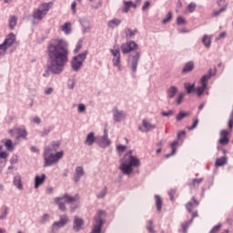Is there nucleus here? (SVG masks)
Wrapping results in <instances>:
<instances>
[{
    "label": "nucleus",
    "mask_w": 233,
    "mask_h": 233,
    "mask_svg": "<svg viewBox=\"0 0 233 233\" xmlns=\"http://www.w3.org/2000/svg\"><path fill=\"white\" fill-rule=\"evenodd\" d=\"M8 157H9L8 152H6V151L0 152V159L6 160Z\"/></svg>",
    "instance_id": "obj_50"
},
{
    "label": "nucleus",
    "mask_w": 233,
    "mask_h": 233,
    "mask_svg": "<svg viewBox=\"0 0 233 233\" xmlns=\"http://www.w3.org/2000/svg\"><path fill=\"white\" fill-rule=\"evenodd\" d=\"M83 225H84L83 219L79 218L78 217H76L74 221V230L76 232H78L79 230H81Z\"/></svg>",
    "instance_id": "obj_18"
},
{
    "label": "nucleus",
    "mask_w": 233,
    "mask_h": 233,
    "mask_svg": "<svg viewBox=\"0 0 233 233\" xmlns=\"http://www.w3.org/2000/svg\"><path fill=\"white\" fill-rule=\"evenodd\" d=\"M196 85L195 84H190V83H185V88L187 92L188 95L192 94L194 91H196L195 88Z\"/></svg>",
    "instance_id": "obj_33"
},
{
    "label": "nucleus",
    "mask_w": 233,
    "mask_h": 233,
    "mask_svg": "<svg viewBox=\"0 0 233 233\" xmlns=\"http://www.w3.org/2000/svg\"><path fill=\"white\" fill-rule=\"evenodd\" d=\"M4 144L8 151H13L14 147L11 139H5Z\"/></svg>",
    "instance_id": "obj_36"
},
{
    "label": "nucleus",
    "mask_w": 233,
    "mask_h": 233,
    "mask_svg": "<svg viewBox=\"0 0 233 233\" xmlns=\"http://www.w3.org/2000/svg\"><path fill=\"white\" fill-rule=\"evenodd\" d=\"M14 185L17 187V189H23L22 178L20 176H15L14 177Z\"/></svg>",
    "instance_id": "obj_26"
},
{
    "label": "nucleus",
    "mask_w": 233,
    "mask_h": 233,
    "mask_svg": "<svg viewBox=\"0 0 233 233\" xmlns=\"http://www.w3.org/2000/svg\"><path fill=\"white\" fill-rule=\"evenodd\" d=\"M79 200V195H76L74 197L69 196L68 194H65V196L61 198H56L55 202L58 206L59 210L65 212L66 210V205L64 201L67 204H73Z\"/></svg>",
    "instance_id": "obj_4"
},
{
    "label": "nucleus",
    "mask_w": 233,
    "mask_h": 233,
    "mask_svg": "<svg viewBox=\"0 0 233 233\" xmlns=\"http://www.w3.org/2000/svg\"><path fill=\"white\" fill-rule=\"evenodd\" d=\"M186 19L182 16H178L177 19V25H186Z\"/></svg>",
    "instance_id": "obj_47"
},
{
    "label": "nucleus",
    "mask_w": 233,
    "mask_h": 233,
    "mask_svg": "<svg viewBox=\"0 0 233 233\" xmlns=\"http://www.w3.org/2000/svg\"><path fill=\"white\" fill-rule=\"evenodd\" d=\"M84 112H86V106H85V105L84 104H79L78 105V113H84Z\"/></svg>",
    "instance_id": "obj_52"
},
{
    "label": "nucleus",
    "mask_w": 233,
    "mask_h": 233,
    "mask_svg": "<svg viewBox=\"0 0 233 233\" xmlns=\"http://www.w3.org/2000/svg\"><path fill=\"white\" fill-rule=\"evenodd\" d=\"M138 46L134 41H129L121 46V50L123 54H130L134 50H137Z\"/></svg>",
    "instance_id": "obj_9"
},
{
    "label": "nucleus",
    "mask_w": 233,
    "mask_h": 233,
    "mask_svg": "<svg viewBox=\"0 0 233 233\" xmlns=\"http://www.w3.org/2000/svg\"><path fill=\"white\" fill-rule=\"evenodd\" d=\"M194 70V64L193 62H188L185 65L183 73L187 74L189 72H192Z\"/></svg>",
    "instance_id": "obj_30"
},
{
    "label": "nucleus",
    "mask_w": 233,
    "mask_h": 233,
    "mask_svg": "<svg viewBox=\"0 0 233 233\" xmlns=\"http://www.w3.org/2000/svg\"><path fill=\"white\" fill-rule=\"evenodd\" d=\"M156 128V126L147 122V120H143V132H149Z\"/></svg>",
    "instance_id": "obj_21"
},
{
    "label": "nucleus",
    "mask_w": 233,
    "mask_h": 233,
    "mask_svg": "<svg viewBox=\"0 0 233 233\" xmlns=\"http://www.w3.org/2000/svg\"><path fill=\"white\" fill-rule=\"evenodd\" d=\"M106 217V212L104 210H99L97 215L95 218L94 226L92 228V232L90 233H101L102 228L104 225L103 218Z\"/></svg>",
    "instance_id": "obj_6"
},
{
    "label": "nucleus",
    "mask_w": 233,
    "mask_h": 233,
    "mask_svg": "<svg viewBox=\"0 0 233 233\" xmlns=\"http://www.w3.org/2000/svg\"><path fill=\"white\" fill-rule=\"evenodd\" d=\"M47 54L49 56L47 70L43 76L48 77L49 73L60 75L68 61V44L62 38L54 39L48 45Z\"/></svg>",
    "instance_id": "obj_1"
},
{
    "label": "nucleus",
    "mask_w": 233,
    "mask_h": 233,
    "mask_svg": "<svg viewBox=\"0 0 233 233\" xmlns=\"http://www.w3.org/2000/svg\"><path fill=\"white\" fill-rule=\"evenodd\" d=\"M53 3H44L37 9L34 10L33 17L37 21H42L44 17H46V14H48Z\"/></svg>",
    "instance_id": "obj_5"
},
{
    "label": "nucleus",
    "mask_w": 233,
    "mask_h": 233,
    "mask_svg": "<svg viewBox=\"0 0 233 233\" xmlns=\"http://www.w3.org/2000/svg\"><path fill=\"white\" fill-rule=\"evenodd\" d=\"M229 143L228 131L222 130L220 131V139H218V144L222 146H228Z\"/></svg>",
    "instance_id": "obj_12"
},
{
    "label": "nucleus",
    "mask_w": 233,
    "mask_h": 233,
    "mask_svg": "<svg viewBox=\"0 0 233 233\" xmlns=\"http://www.w3.org/2000/svg\"><path fill=\"white\" fill-rule=\"evenodd\" d=\"M59 147V143H53L50 147H46V149H49L52 153L53 151H56Z\"/></svg>",
    "instance_id": "obj_40"
},
{
    "label": "nucleus",
    "mask_w": 233,
    "mask_h": 233,
    "mask_svg": "<svg viewBox=\"0 0 233 233\" xmlns=\"http://www.w3.org/2000/svg\"><path fill=\"white\" fill-rule=\"evenodd\" d=\"M52 152H50L49 148H46L45 149V167H51L56 163H58V161L63 157L64 156V152L63 151H59L56 154H51Z\"/></svg>",
    "instance_id": "obj_3"
},
{
    "label": "nucleus",
    "mask_w": 233,
    "mask_h": 233,
    "mask_svg": "<svg viewBox=\"0 0 233 233\" xmlns=\"http://www.w3.org/2000/svg\"><path fill=\"white\" fill-rule=\"evenodd\" d=\"M217 5H218V6H222V8H225L226 5L228 4L225 0H218V2H217Z\"/></svg>",
    "instance_id": "obj_55"
},
{
    "label": "nucleus",
    "mask_w": 233,
    "mask_h": 233,
    "mask_svg": "<svg viewBox=\"0 0 233 233\" xmlns=\"http://www.w3.org/2000/svg\"><path fill=\"white\" fill-rule=\"evenodd\" d=\"M203 178H195L191 184H189L191 190L196 189L203 182Z\"/></svg>",
    "instance_id": "obj_27"
},
{
    "label": "nucleus",
    "mask_w": 233,
    "mask_h": 233,
    "mask_svg": "<svg viewBox=\"0 0 233 233\" xmlns=\"http://www.w3.org/2000/svg\"><path fill=\"white\" fill-rule=\"evenodd\" d=\"M53 93V88L52 87H49V88H47L46 90V96H49V95H51Z\"/></svg>",
    "instance_id": "obj_63"
},
{
    "label": "nucleus",
    "mask_w": 233,
    "mask_h": 233,
    "mask_svg": "<svg viewBox=\"0 0 233 233\" xmlns=\"http://www.w3.org/2000/svg\"><path fill=\"white\" fill-rule=\"evenodd\" d=\"M14 132L15 135H17L16 139L21 137L25 138L27 136L26 130L25 128H16Z\"/></svg>",
    "instance_id": "obj_23"
},
{
    "label": "nucleus",
    "mask_w": 233,
    "mask_h": 233,
    "mask_svg": "<svg viewBox=\"0 0 233 233\" xmlns=\"http://www.w3.org/2000/svg\"><path fill=\"white\" fill-rule=\"evenodd\" d=\"M150 5H151L150 2H149V1H147V2L144 4L143 7H142L143 12H146V10H147V8H149Z\"/></svg>",
    "instance_id": "obj_54"
},
{
    "label": "nucleus",
    "mask_w": 233,
    "mask_h": 233,
    "mask_svg": "<svg viewBox=\"0 0 233 233\" xmlns=\"http://www.w3.org/2000/svg\"><path fill=\"white\" fill-rule=\"evenodd\" d=\"M211 78V75H205L201 79H200V86L196 88V92L198 97H201L206 91L208 90V81Z\"/></svg>",
    "instance_id": "obj_7"
},
{
    "label": "nucleus",
    "mask_w": 233,
    "mask_h": 233,
    "mask_svg": "<svg viewBox=\"0 0 233 233\" xmlns=\"http://www.w3.org/2000/svg\"><path fill=\"white\" fill-rule=\"evenodd\" d=\"M117 150L120 152H125L127 150V147L123 145L117 146Z\"/></svg>",
    "instance_id": "obj_56"
},
{
    "label": "nucleus",
    "mask_w": 233,
    "mask_h": 233,
    "mask_svg": "<svg viewBox=\"0 0 233 233\" xmlns=\"http://www.w3.org/2000/svg\"><path fill=\"white\" fill-rule=\"evenodd\" d=\"M177 191L175 189H172L169 191V196L171 198V200H174V196L176 195Z\"/></svg>",
    "instance_id": "obj_59"
},
{
    "label": "nucleus",
    "mask_w": 233,
    "mask_h": 233,
    "mask_svg": "<svg viewBox=\"0 0 233 233\" xmlns=\"http://www.w3.org/2000/svg\"><path fill=\"white\" fill-rule=\"evenodd\" d=\"M121 24V20L117 18H114L108 22L109 28H116V26H119Z\"/></svg>",
    "instance_id": "obj_31"
},
{
    "label": "nucleus",
    "mask_w": 233,
    "mask_h": 233,
    "mask_svg": "<svg viewBox=\"0 0 233 233\" xmlns=\"http://www.w3.org/2000/svg\"><path fill=\"white\" fill-rule=\"evenodd\" d=\"M186 136V131H180L177 135L178 139H181L183 137Z\"/></svg>",
    "instance_id": "obj_61"
},
{
    "label": "nucleus",
    "mask_w": 233,
    "mask_h": 233,
    "mask_svg": "<svg viewBox=\"0 0 233 233\" xmlns=\"http://www.w3.org/2000/svg\"><path fill=\"white\" fill-rule=\"evenodd\" d=\"M192 113L190 111L187 112H180L177 116V122H180L181 120H183L184 118L189 117L191 116Z\"/></svg>",
    "instance_id": "obj_28"
},
{
    "label": "nucleus",
    "mask_w": 233,
    "mask_h": 233,
    "mask_svg": "<svg viewBox=\"0 0 233 233\" xmlns=\"http://www.w3.org/2000/svg\"><path fill=\"white\" fill-rule=\"evenodd\" d=\"M86 56H87V51H85L82 54H80L73 58L71 64H72V68L74 71L76 72L81 68L85 59H86Z\"/></svg>",
    "instance_id": "obj_8"
},
{
    "label": "nucleus",
    "mask_w": 233,
    "mask_h": 233,
    "mask_svg": "<svg viewBox=\"0 0 233 233\" xmlns=\"http://www.w3.org/2000/svg\"><path fill=\"white\" fill-rule=\"evenodd\" d=\"M177 146H178V141L177 140H175V141H173V143H171L170 147H171V149H172V156H174L176 154Z\"/></svg>",
    "instance_id": "obj_39"
},
{
    "label": "nucleus",
    "mask_w": 233,
    "mask_h": 233,
    "mask_svg": "<svg viewBox=\"0 0 233 233\" xmlns=\"http://www.w3.org/2000/svg\"><path fill=\"white\" fill-rule=\"evenodd\" d=\"M192 201H193V202L189 201V202L186 205V208H187V211H188L189 213H192V212H193V209H194L195 208H197V207L199 206V202L195 198V197H193Z\"/></svg>",
    "instance_id": "obj_15"
},
{
    "label": "nucleus",
    "mask_w": 233,
    "mask_h": 233,
    "mask_svg": "<svg viewBox=\"0 0 233 233\" xmlns=\"http://www.w3.org/2000/svg\"><path fill=\"white\" fill-rule=\"evenodd\" d=\"M15 41V35L11 33L6 36L5 40L2 45L7 49L14 45Z\"/></svg>",
    "instance_id": "obj_13"
},
{
    "label": "nucleus",
    "mask_w": 233,
    "mask_h": 233,
    "mask_svg": "<svg viewBox=\"0 0 233 233\" xmlns=\"http://www.w3.org/2000/svg\"><path fill=\"white\" fill-rule=\"evenodd\" d=\"M155 198H156V206H157V211L160 212L163 207L162 199L158 195H156Z\"/></svg>",
    "instance_id": "obj_34"
},
{
    "label": "nucleus",
    "mask_w": 233,
    "mask_h": 233,
    "mask_svg": "<svg viewBox=\"0 0 233 233\" xmlns=\"http://www.w3.org/2000/svg\"><path fill=\"white\" fill-rule=\"evenodd\" d=\"M68 222V218L64 215V216H60V220L56 221L54 223V227H57V228H63L64 226H66Z\"/></svg>",
    "instance_id": "obj_17"
},
{
    "label": "nucleus",
    "mask_w": 233,
    "mask_h": 233,
    "mask_svg": "<svg viewBox=\"0 0 233 233\" xmlns=\"http://www.w3.org/2000/svg\"><path fill=\"white\" fill-rule=\"evenodd\" d=\"M140 166L139 159L132 155V151H129L125 155V157L121 161L119 167L120 170L124 175H131L134 171V167H138Z\"/></svg>",
    "instance_id": "obj_2"
},
{
    "label": "nucleus",
    "mask_w": 233,
    "mask_h": 233,
    "mask_svg": "<svg viewBox=\"0 0 233 233\" xmlns=\"http://www.w3.org/2000/svg\"><path fill=\"white\" fill-rule=\"evenodd\" d=\"M6 50L7 49L5 47V46L3 44H1L0 45V57H2V56H5Z\"/></svg>",
    "instance_id": "obj_51"
},
{
    "label": "nucleus",
    "mask_w": 233,
    "mask_h": 233,
    "mask_svg": "<svg viewBox=\"0 0 233 233\" xmlns=\"http://www.w3.org/2000/svg\"><path fill=\"white\" fill-rule=\"evenodd\" d=\"M112 113H113L114 121L116 123H119V122L125 120L127 117V114L125 113V111L119 110L118 107H116V106L114 107Z\"/></svg>",
    "instance_id": "obj_10"
},
{
    "label": "nucleus",
    "mask_w": 233,
    "mask_h": 233,
    "mask_svg": "<svg viewBox=\"0 0 233 233\" xmlns=\"http://www.w3.org/2000/svg\"><path fill=\"white\" fill-rule=\"evenodd\" d=\"M106 195V191L105 189L100 194L97 195V198H104Z\"/></svg>",
    "instance_id": "obj_58"
},
{
    "label": "nucleus",
    "mask_w": 233,
    "mask_h": 233,
    "mask_svg": "<svg viewBox=\"0 0 233 233\" xmlns=\"http://www.w3.org/2000/svg\"><path fill=\"white\" fill-rule=\"evenodd\" d=\"M16 23H17V18L15 16H11L9 20V26L12 30H14Z\"/></svg>",
    "instance_id": "obj_37"
},
{
    "label": "nucleus",
    "mask_w": 233,
    "mask_h": 233,
    "mask_svg": "<svg viewBox=\"0 0 233 233\" xmlns=\"http://www.w3.org/2000/svg\"><path fill=\"white\" fill-rule=\"evenodd\" d=\"M137 33V29L132 30L130 28H127L126 31V35L127 39H130V37H133V35H136Z\"/></svg>",
    "instance_id": "obj_35"
},
{
    "label": "nucleus",
    "mask_w": 233,
    "mask_h": 233,
    "mask_svg": "<svg viewBox=\"0 0 233 233\" xmlns=\"http://www.w3.org/2000/svg\"><path fill=\"white\" fill-rule=\"evenodd\" d=\"M147 228L149 231V233H155L154 227H153V221L152 220H148L147 221Z\"/></svg>",
    "instance_id": "obj_42"
},
{
    "label": "nucleus",
    "mask_w": 233,
    "mask_h": 233,
    "mask_svg": "<svg viewBox=\"0 0 233 233\" xmlns=\"http://www.w3.org/2000/svg\"><path fill=\"white\" fill-rule=\"evenodd\" d=\"M227 33L226 32H222L220 33V35H218V39H223V37H226Z\"/></svg>",
    "instance_id": "obj_64"
},
{
    "label": "nucleus",
    "mask_w": 233,
    "mask_h": 233,
    "mask_svg": "<svg viewBox=\"0 0 233 233\" xmlns=\"http://www.w3.org/2000/svg\"><path fill=\"white\" fill-rule=\"evenodd\" d=\"M71 8L73 10V14H76V2L72 3Z\"/></svg>",
    "instance_id": "obj_57"
},
{
    "label": "nucleus",
    "mask_w": 233,
    "mask_h": 233,
    "mask_svg": "<svg viewBox=\"0 0 233 233\" xmlns=\"http://www.w3.org/2000/svg\"><path fill=\"white\" fill-rule=\"evenodd\" d=\"M139 57H140V55L137 53L136 56H134L133 59L131 60V69L133 73L137 72Z\"/></svg>",
    "instance_id": "obj_16"
},
{
    "label": "nucleus",
    "mask_w": 233,
    "mask_h": 233,
    "mask_svg": "<svg viewBox=\"0 0 233 233\" xmlns=\"http://www.w3.org/2000/svg\"><path fill=\"white\" fill-rule=\"evenodd\" d=\"M76 177L74 178L75 182L77 183L79 181V179L81 178V177H83L85 175L84 169L82 167H77L76 169Z\"/></svg>",
    "instance_id": "obj_22"
},
{
    "label": "nucleus",
    "mask_w": 233,
    "mask_h": 233,
    "mask_svg": "<svg viewBox=\"0 0 233 233\" xmlns=\"http://www.w3.org/2000/svg\"><path fill=\"white\" fill-rule=\"evenodd\" d=\"M199 123V120L198 118H196L193 122V126L192 127H188V130L192 131L194 130L195 128H197L198 125Z\"/></svg>",
    "instance_id": "obj_48"
},
{
    "label": "nucleus",
    "mask_w": 233,
    "mask_h": 233,
    "mask_svg": "<svg viewBox=\"0 0 233 233\" xmlns=\"http://www.w3.org/2000/svg\"><path fill=\"white\" fill-rule=\"evenodd\" d=\"M227 8L228 5H226L225 7L220 8V10L218 11H213L212 17H218V15H220V14H222V12H226Z\"/></svg>",
    "instance_id": "obj_38"
},
{
    "label": "nucleus",
    "mask_w": 233,
    "mask_h": 233,
    "mask_svg": "<svg viewBox=\"0 0 233 233\" xmlns=\"http://www.w3.org/2000/svg\"><path fill=\"white\" fill-rule=\"evenodd\" d=\"M228 127H229V129L233 128V117H231V119H229V121L228 122Z\"/></svg>",
    "instance_id": "obj_62"
},
{
    "label": "nucleus",
    "mask_w": 233,
    "mask_h": 233,
    "mask_svg": "<svg viewBox=\"0 0 233 233\" xmlns=\"http://www.w3.org/2000/svg\"><path fill=\"white\" fill-rule=\"evenodd\" d=\"M184 97H185L184 94L180 93L178 97L176 99V104L177 106H180L183 103V101H184Z\"/></svg>",
    "instance_id": "obj_41"
},
{
    "label": "nucleus",
    "mask_w": 233,
    "mask_h": 233,
    "mask_svg": "<svg viewBox=\"0 0 233 233\" xmlns=\"http://www.w3.org/2000/svg\"><path fill=\"white\" fill-rule=\"evenodd\" d=\"M95 141H96L95 134L93 132L89 133L86 139V145L91 147V146H93Z\"/></svg>",
    "instance_id": "obj_25"
},
{
    "label": "nucleus",
    "mask_w": 233,
    "mask_h": 233,
    "mask_svg": "<svg viewBox=\"0 0 233 233\" xmlns=\"http://www.w3.org/2000/svg\"><path fill=\"white\" fill-rule=\"evenodd\" d=\"M131 8H137V5L133 3L132 1H125L123 12H125V14H128Z\"/></svg>",
    "instance_id": "obj_14"
},
{
    "label": "nucleus",
    "mask_w": 233,
    "mask_h": 233,
    "mask_svg": "<svg viewBox=\"0 0 233 233\" xmlns=\"http://www.w3.org/2000/svg\"><path fill=\"white\" fill-rule=\"evenodd\" d=\"M192 221H187V222H184L182 223V228L184 230V233H187V229L188 228V227L190 226Z\"/></svg>",
    "instance_id": "obj_46"
},
{
    "label": "nucleus",
    "mask_w": 233,
    "mask_h": 233,
    "mask_svg": "<svg viewBox=\"0 0 233 233\" xmlns=\"http://www.w3.org/2000/svg\"><path fill=\"white\" fill-rule=\"evenodd\" d=\"M33 122H34L35 124L40 125L41 119H40V117L35 116V117H34Z\"/></svg>",
    "instance_id": "obj_60"
},
{
    "label": "nucleus",
    "mask_w": 233,
    "mask_h": 233,
    "mask_svg": "<svg viewBox=\"0 0 233 233\" xmlns=\"http://www.w3.org/2000/svg\"><path fill=\"white\" fill-rule=\"evenodd\" d=\"M110 53L112 54L113 57V65L114 66H121V54L118 49H110Z\"/></svg>",
    "instance_id": "obj_11"
},
{
    "label": "nucleus",
    "mask_w": 233,
    "mask_h": 233,
    "mask_svg": "<svg viewBox=\"0 0 233 233\" xmlns=\"http://www.w3.org/2000/svg\"><path fill=\"white\" fill-rule=\"evenodd\" d=\"M220 228H221V224H218L213 227V228H211V231H209V233H218Z\"/></svg>",
    "instance_id": "obj_45"
},
{
    "label": "nucleus",
    "mask_w": 233,
    "mask_h": 233,
    "mask_svg": "<svg viewBox=\"0 0 233 233\" xmlns=\"http://www.w3.org/2000/svg\"><path fill=\"white\" fill-rule=\"evenodd\" d=\"M110 145V141L107 137V135H105V137L102 138V146L103 147H107Z\"/></svg>",
    "instance_id": "obj_43"
},
{
    "label": "nucleus",
    "mask_w": 233,
    "mask_h": 233,
    "mask_svg": "<svg viewBox=\"0 0 233 233\" xmlns=\"http://www.w3.org/2000/svg\"><path fill=\"white\" fill-rule=\"evenodd\" d=\"M196 7H197V5L195 3H190L187 9L192 14L193 12H195Z\"/></svg>",
    "instance_id": "obj_49"
},
{
    "label": "nucleus",
    "mask_w": 233,
    "mask_h": 233,
    "mask_svg": "<svg viewBox=\"0 0 233 233\" xmlns=\"http://www.w3.org/2000/svg\"><path fill=\"white\" fill-rule=\"evenodd\" d=\"M228 163L227 157H221L217 158V161H215V167H224Z\"/></svg>",
    "instance_id": "obj_24"
},
{
    "label": "nucleus",
    "mask_w": 233,
    "mask_h": 233,
    "mask_svg": "<svg viewBox=\"0 0 233 233\" xmlns=\"http://www.w3.org/2000/svg\"><path fill=\"white\" fill-rule=\"evenodd\" d=\"M177 91L178 89L177 86H171L167 91V97L170 99L174 98Z\"/></svg>",
    "instance_id": "obj_29"
},
{
    "label": "nucleus",
    "mask_w": 233,
    "mask_h": 233,
    "mask_svg": "<svg viewBox=\"0 0 233 233\" xmlns=\"http://www.w3.org/2000/svg\"><path fill=\"white\" fill-rule=\"evenodd\" d=\"M211 41H212V36L208 35H205L202 39L203 45H205V46H207V48H209V46L211 45Z\"/></svg>",
    "instance_id": "obj_32"
},
{
    "label": "nucleus",
    "mask_w": 233,
    "mask_h": 233,
    "mask_svg": "<svg viewBox=\"0 0 233 233\" xmlns=\"http://www.w3.org/2000/svg\"><path fill=\"white\" fill-rule=\"evenodd\" d=\"M173 17V15L171 12H168L167 17L163 20V24L167 25V23H169Z\"/></svg>",
    "instance_id": "obj_44"
},
{
    "label": "nucleus",
    "mask_w": 233,
    "mask_h": 233,
    "mask_svg": "<svg viewBox=\"0 0 233 233\" xmlns=\"http://www.w3.org/2000/svg\"><path fill=\"white\" fill-rule=\"evenodd\" d=\"M60 29L66 35H69V34L72 32V24L70 22H66L61 25Z\"/></svg>",
    "instance_id": "obj_19"
},
{
    "label": "nucleus",
    "mask_w": 233,
    "mask_h": 233,
    "mask_svg": "<svg viewBox=\"0 0 233 233\" xmlns=\"http://www.w3.org/2000/svg\"><path fill=\"white\" fill-rule=\"evenodd\" d=\"M46 177V174H42L41 177L36 176L35 178V187L38 188V187L41 186L45 182Z\"/></svg>",
    "instance_id": "obj_20"
},
{
    "label": "nucleus",
    "mask_w": 233,
    "mask_h": 233,
    "mask_svg": "<svg viewBox=\"0 0 233 233\" xmlns=\"http://www.w3.org/2000/svg\"><path fill=\"white\" fill-rule=\"evenodd\" d=\"M81 48H82V42L79 41V42L77 43V45H76V49L74 50L75 54H77V52H79V50H81Z\"/></svg>",
    "instance_id": "obj_53"
}]
</instances>
